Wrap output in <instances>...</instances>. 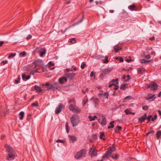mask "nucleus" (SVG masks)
I'll use <instances>...</instances> for the list:
<instances>
[{"label": "nucleus", "instance_id": "1", "mask_svg": "<svg viewBox=\"0 0 161 161\" xmlns=\"http://www.w3.org/2000/svg\"><path fill=\"white\" fill-rule=\"evenodd\" d=\"M5 147L6 152L7 153L6 159L8 161L13 160L17 156L15 151L11 146L7 144L5 145Z\"/></svg>", "mask_w": 161, "mask_h": 161}, {"label": "nucleus", "instance_id": "2", "mask_svg": "<svg viewBox=\"0 0 161 161\" xmlns=\"http://www.w3.org/2000/svg\"><path fill=\"white\" fill-rule=\"evenodd\" d=\"M116 150V148L114 146L110 147H108L107 150V151L102 157V159L105 158H108L109 157L111 156L110 155L111 154L112 152H114Z\"/></svg>", "mask_w": 161, "mask_h": 161}, {"label": "nucleus", "instance_id": "3", "mask_svg": "<svg viewBox=\"0 0 161 161\" xmlns=\"http://www.w3.org/2000/svg\"><path fill=\"white\" fill-rule=\"evenodd\" d=\"M70 120L72 126L73 127L76 126L79 122L78 116L75 114L73 115L70 118Z\"/></svg>", "mask_w": 161, "mask_h": 161}, {"label": "nucleus", "instance_id": "4", "mask_svg": "<svg viewBox=\"0 0 161 161\" xmlns=\"http://www.w3.org/2000/svg\"><path fill=\"white\" fill-rule=\"evenodd\" d=\"M69 110L74 113L79 114L81 112V109L75 105L71 104L69 107Z\"/></svg>", "mask_w": 161, "mask_h": 161}, {"label": "nucleus", "instance_id": "5", "mask_svg": "<svg viewBox=\"0 0 161 161\" xmlns=\"http://www.w3.org/2000/svg\"><path fill=\"white\" fill-rule=\"evenodd\" d=\"M86 154V150L84 149H83L76 153V155L75 156V158L77 159L80 158L82 157H85Z\"/></svg>", "mask_w": 161, "mask_h": 161}, {"label": "nucleus", "instance_id": "6", "mask_svg": "<svg viewBox=\"0 0 161 161\" xmlns=\"http://www.w3.org/2000/svg\"><path fill=\"white\" fill-rule=\"evenodd\" d=\"M65 105L61 103H59L55 110L56 114H58L61 112L62 110L64 108Z\"/></svg>", "mask_w": 161, "mask_h": 161}, {"label": "nucleus", "instance_id": "7", "mask_svg": "<svg viewBox=\"0 0 161 161\" xmlns=\"http://www.w3.org/2000/svg\"><path fill=\"white\" fill-rule=\"evenodd\" d=\"M145 98L146 100L150 101H151L154 100L155 99L156 97L155 94L149 93L148 95L145 97Z\"/></svg>", "mask_w": 161, "mask_h": 161}, {"label": "nucleus", "instance_id": "8", "mask_svg": "<svg viewBox=\"0 0 161 161\" xmlns=\"http://www.w3.org/2000/svg\"><path fill=\"white\" fill-rule=\"evenodd\" d=\"M98 122L103 126L107 124L106 119L105 117L103 116L99 119Z\"/></svg>", "mask_w": 161, "mask_h": 161}, {"label": "nucleus", "instance_id": "9", "mask_svg": "<svg viewBox=\"0 0 161 161\" xmlns=\"http://www.w3.org/2000/svg\"><path fill=\"white\" fill-rule=\"evenodd\" d=\"M118 79L116 78L115 79H113L109 82V85L108 87L109 88L111 87L112 86L114 85V83H113V82H115L116 84H119Z\"/></svg>", "mask_w": 161, "mask_h": 161}, {"label": "nucleus", "instance_id": "10", "mask_svg": "<svg viewBox=\"0 0 161 161\" xmlns=\"http://www.w3.org/2000/svg\"><path fill=\"white\" fill-rule=\"evenodd\" d=\"M43 61L40 60H36L33 62L32 64H36V66L41 67L43 65Z\"/></svg>", "mask_w": 161, "mask_h": 161}, {"label": "nucleus", "instance_id": "11", "mask_svg": "<svg viewBox=\"0 0 161 161\" xmlns=\"http://www.w3.org/2000/svg\"><path fill=\"white\" fill-rule=\"evenodd\" d=\"M158 85L156 83H151L149 84L148 87L152 90H155L158 88Z\"/></svg>", "mask_w": 161, "mask_h": 161}, {"label": "nucleus", "instance_id": "12", "mask_svg": "<svg viewBox=\"0 0 161 161\" xmlns=\"http://www.w3.org/2000/svg\"><path fill=\"white\" fill-rule=\"evenodd\" d=\"M76 75L75 73H67L64 74V75L67 77L69 78L70 80L73 79Z\"/></svg>", "mask_w": 161, "mask_h": 161}, {"label": "nucleus", "instance_id": "13", "mask_svg": "<svg viewBox=\"0 0 161 161\" xmlns=\"http://www.w3.org/2000/svg\"><path fill=\"white\" fill-rule=\"evenodd\" d=\"M89 153L92 156H96L97 155V152L95 151V149L93 147H92L90 149Z\"/></svg>", "mask_w": 161, "mask_h": 161}, {"label": "nucleus", "instance_id": "14", "mask_svg": "<svg viewBox=\"0 0 161 161\" xmlns=\"http://www.w3.org/2000/svg\"><path fill=\"white\" fill-rule=\"evenodd\" d=\"M31 77V76L30 75L26 76V75L25 74H23L22 75V79L24 81H26L29 79Z\"/></svg>", "mask_w": 161, "mask_h": 161}, {"label": "nucleus", "instance_id": "15", "mask_svg": "<svg viewBox=\"0 0 161 161\" xmlns=\"http://www.w3.org/2000/svg\"><path fill=\"white\" fill-rule=\"evenodd\" d=\"M67 81V78L64 76H63L59 79V82L61 84H63L64 83V81L66 82Z\"/></svg>", "mask_w": 161, "mask_h": 161}, {"label": "nucleus", "instance_id": "16", "mask_svg": "<svg viewBox=\"0 0 161 161\" xmlns=\"http://www.w3.org/2000/svg\"><path fill=\"white\" fill-rule=\"evenodd\" d=\"M68 137L69 140H71L73 143L74 142L77 141V137L75 136L69 135Z\"/></svg>", "mask_w": 161, "mask_h": 161}, {"label": "nucleus", "instance_id": "17", "mask_svg": "<svg viewBox=\"0 0 161 161\" xmlns=\"http://www.w3.org/2000/svg\"><path fill=\"white\" fill-rule=\"evenodd\" d=\"M84 19V16L83 14H82V17L81 19L77 21L76 22L74 23L72 25V26H74L75 25H77L80 24L82 22Z\"/></svg>", "mask_w": 161, "mask_h": 161}, {"label": "nucleus", "instance_id": "18", "mask_svg": "<svg viewBox=\"0 0 161 161\" xmlns=\"http://www.w3.org/2000/svg\"><path fill=\"white\" fill-rule=\"evenodd\" d=\"M98 95L100 97H103L108 99L109 94L108 92H104V93H99Z\"/></svg>", "mask_w": 161, "mask_h": 161}, {"label": "nucleus", "instance_id": "19", "mask_svg": "<svg viewBox=\"0 0 161 161\" xmlns=\"http://www.w3.org/2000/svg\"><path fill=\"white\" fill-rule=\"evenodd\" d=\"M52 84L53 86V90L58 89L60 87L59 84L55 82Z\"/></svg>", "mask_w": 161, "mask_h": 161}, {"label": "nucleus", "instance_id": "20", "mask_svg": "<svg viewBox=\"0 0 161 161\" xmlns=\"http://www.w3.org/2000/svg\"><path fill=\"white\" fill-rule=\"evenodd\" d=\"M33 87L34 89L36 90L37 92H42V89L41 88L38 86L37 85H35L33 86Z\"/></svg>", "mask_w": 161, "mask_h": 161}, {"label": "nucleus", "instance_id": "21", "mask_svg": "<svg viewBox=\"0 0 161 161\" xmlns=\"http://www.w3.org/2000/svg\"><path fill=\"white\" fill-rule=\"evenodd\" d=\"M91 100H93L94 103H95V106L98 105L99 103V100L98 98L96 97H92Z\"/></svg>", "mask_w": 161, "mask_h": 161}, {"label": "nucleus", "instance_id": "22", "mask_svg": "<svg viewBox=\"0 0 161 161\" xmlns=\"http://www.w3.org/2000/svg\"><path fill=\"white\" fill-rule=\"evenodd\" d=\"M112 69H102V71L105 74H107L110 73Z\"/></svg>", "mask_w": 161, "mask_h": 161}, {"label": "nucleus", "instance_id": "23", "mask_svg": "<svg viewBox=\"0 0 161 161\" xmlns=\"http://www.w3.org/2000/svg\"><path fill=\"white\" fill-rule=\"evenodd\" d=\"M122 48L117 45L115 46L114 48V52L116 53H117Z\"/></svg>", "mask_w": 161, "mask_h": 161}, {"label": "nucleus", "instance_id": "24", "mask_svg": "<svg viewBox=\"0 0 161 161\" xmlns=\"http://www.w3.org/2000/svg\"><path fill=\"white\" fill-rule=\"evenodd\" d=\"M128 8L131 11H133L134 10H136V8L135 5L134 4H132L129 6L128 7Z\"/></svg>", "mask_w": 161, "mask_h": 161}, {"label": "nucleus", "instance_id": "25", "mask_svg": "<svg viewBox=\"0 0 161 161\" xmlns=\"http://www.w3.org/2000/svg\"><path fill=\"white\" fill-rule=\"evenodd\" d=\"M39 52L40 53V56L41 57L44 54H45L46 53V51L45 48L42 49Z\"/></svg>", "mask_w": 161, "mask_h": 161}, {"label": "nucleus", "instance_id": "26", "mask_svg": "<svg viewBox=\"0 0 161 161\" xmlns=\"http://www.w3.org/2000/svg\"><path fill=\"white\" fill-rule=\"evenodd\" d=\"M122 129V127L120 126H118L116 127L114 129V131L115 133H118L119 131L121 130Z\"/></svg>", "mask_w": 161, "mask_h": 161}, {"label": "nucleus", "instance_id": "27", "mask_svg": "<svg viewBox=\"0 0 161 161\" xmlns=\"http://www.w3.org/2000/svg\"><path fill=\"white\" fill-rule=\"evenodd\" d=\"M24 114L25 113L23 111H21L19 113V119L20 120H22L23 119L24 117Z\"/></svg>", "mask_w": 161, "mask_h": 161}, {"label": "nucleus", "instance_id": "28", "mask_svg": "<svg viewBox=\"0 0 161 161\" xmlns=\"http://www.w3.org/2000/svg\"><path fill=\"white\" fill-rule=\"evenodd\" d=\"M128 84H122L120 86V89L121 90H124L127 87Z\"/></svg>", "mask_w": 161, "mask_h": 161}, {"label": "nucleus", "instance_id": "29", "mask_svg": "<svg viewBox=\"0 0 161 161\" xmlns=\"http://www.w3.org/2000/svg\"><path fill=\"white\" fill-rule=\"evenodd\" d=\"M105 136L104 133V132H101L100 133V139H102L103 141L105 140L106 139L105 138H103V137H104Z\"/></svg>", "mask_w": 161, "mask_h": 161}, {"label": "nucleus", "instance_id": "30", "mask_svg": "<svg viewBox=\"0 0 161 161\" xmlns=\"http://www.w3.org/2000/svg\"><path fill=\"white\" fill-rule=\"evenodd\" d=\"M114 121H113L109 123V125H109L108 127V128L109 129H110L111 128H113L114 127Z\"/></svg>", "mask_w": 161, "mask_h": 161}, {"label": "nucleus", "instance_id": "31", "mask_svg": "<svg viewBox=\"0 0 161 161\" xmlns=\"http://www.w3.org/2000/svg\"><path fill=\"white\" fill-rule=\"evenodd\" d=\"M146 119H147L146 113L144 115L142 116V122L144 121Z\"/></svg>", "mask_w": 161, "mask_h": 161}, {"label": "nucleus", "instance_id": "32", "mask_svg": "<svg viewBox=\"0 0 161 161\" xmlns=\"http://www.w3.org/2000/svg\"><path fill=\"white\" fill-rule=\"evenodd\" d=\"M97 118V116L96 115H95L92 117L90 115L89 116V118L90 119V120L91 121L94 120L95 119Z\"/></svg>", "mask_w": 161, "mask_h": 161}, {"label": "nucleus", "instance_id": "33", "mask_svg": "<svg viewBox=\"0 0 161 161\" xmlns=\"http://www.w3.org/2000/svg\"><path fill=\"white\" fill-rule=\"evenodd\" d=\"M65 128L66 132L68 133L69 132V127L68 122H66L65 124Z\"/></svg>", "mask_w": 161, "mask_h": 161}, {"label": "nucleus", "instance_id": "34", "mask_svg": "<svg viewBox=\"0 0 161 161\" xmlns=\"http://www.w3.org/2000/svg\"><path fill=\"white\" fill-rule=\"evenodd\" d=\"M76 42L75 39V38H73L70 39L69 42L71 44H74Z\"/></svg>", "mask_w": 161, "mask_h": 161}, {"label": "nucleus", "instance_id": "35", "mask_svg": "<svg viewBox=\"0 0 161 161\" xmlns=\"http://www.w3.org/2000/svg\"><path fill=\"white\" fill-rule=\"evenodd\" d=\"M125 61L128 63H130L132 61V59H131V58L130 57H128V58L126 57L125 58Z\"/></svg>", "mask_w": 161, "mask_h": 161}, {"label": "nucleus", "instance_id": "36", "mask_svg": "<svg viewBox=\"0 0 161 161\" xmlns=\"http://www.w3.org/2000/svg\"><path fill=\"white\" fill-rule=\"evenodd\" d=\"M92 140H90V142H92V140H95L97 139V136L96 134L93 135H92Z\"/></svg>", "mask_w": 161, "mask_h": 161}, {"label": "nucleus", "instance_id": "37", "mask_svg": "<svg viewBox=\"0 0 161 161\" xmlns=\"http://www.w3.org/2000/svg\"><path fill=\"white\" fill-rule=\"evenodd\" d=\"M161 136V131H158L156 133V137L158 139H159Z\"/></svg>", "mask_w": 161, "mask_h": 161}, {"label": "nucleus", "instance_id": "38", "mask_svg": "<svg viewBox=\"0 0 161 161\" xmlns=\"http://www.w3.org/2000/svg\"><path fill=\"white\" fill-rule=\"evenodd\" d=\"M119 155L117 154H115L114 156V155H112L111 156V157L114 159H117L118 158Z\"/></svg>", "mask_w": 161, "mask_h": 161}, {"label": "nucleus", "instance_id": "39", "mask_svg": "<svg viewBox=\"0 0 161 161\" xmlns=\"http://www.w3.org/2000/svg\"><path fill=\"white\" fill-rule=\"evenodd\" d=\"M152 60H146L144 59H142V63H147L151 62Z\"/></svg>", "mask_w": 161, "mask_h": 161}, {"label": "nucleus", "instance_id": "40", "mask_svg": "<svg viewBox=\"0 0 161 161\" xmlns=\"http://www.w3.org/2000/svg\"><path fill=\"white\" fill-rule=\"evenodd\" d=\"M56 142L57 143L60 142L64 144L65 143V141L64 140L58 139L56 141Z\"/></svg>", "mask_w": 161, "mask_h": 161}, {"label": "nucleus", "instance_id": "41", "mask_svg": "<svg viewBox=\"0 0 161 161\" xmlns=\"http://www.w3.org/2000/svg\"><path fill=\"white\" fill-rule=\"evenodd\" d=\"M16 55V53H11L8 56V58H12L14 57Z\"/></svg>", "mask_w": 161, "mask_h": 161}, {"label": "nucleus", "instance_id": "42", "mask_svg": "<svg viewBox=\"0 0 161 161\" xmlns=\"http://www.w3.org/2000/svg\"><path fill=\"white\" fill-rule=\"evenodd\" d=\"M132 99V97L131 96H127L124 99V100L125 101L126 100H130Z\"/></svg>", "mask_w": 161, "mask_h": 161}, {"label": "nucleus", "instance_id": "43", "mask_svg": "<svg viewBox=\"0 0 161 161\" xmlns=\"http://www.w3.org/2000/svg\"><path fill=\"white\" fill-rule=\"evenodd\" d=\"M109 62V61L108 59V57L107 56H105V59L103 60V63H104L107 64Z\"/></svg>", "mask_w": 161, "mask_h": 161}, {"label": "nucleus", "instance_id": "44", "mask_svg": "<svg viewBox=\"0 0 161 161\" xmlns=\"http://www.w3.org/2000/svg\"><path fill=\"white\" fill-rule=\"evenodd\" d=\"M75 103V100L74 98L69 99L68 102V104L71 103Z\"/></svg>", "mask_w": 161, "mask_h": 161}, {"label": "nucleus", "instance_id": "45", "mask_svg": "<svg viewBox=\"0 0 161 161\" xmlns=\"http://www.w3.org/2000/svg\"><path fill=\"white\" fill-rule=\"evenodd\" d=\"M48 67L51 68V67L52 66H54V63H53L52 61H50L48 63Z\"/></svg>", "mask_w": 161, "mask_h": 161}, {"label": "nucleus", "instance_id": "46", "mask_svg": "<svg viewBox=\"0 0 161 161\" xmlns=\"http://www.w3.org/2000/svg\"><path fill=\"white\" fill-rule=\"evenodd\" d=\"M152 118H153V117L152 116V115H150L147 117V119L149 122L151 120H152Z\"/></svg>", "mask_w": 161, "mask_h": 161}, {"label": "nucleus", "instance_id": "47", "mask_svg": "<svg viewBox=\"0 0 161 161\" xmlns=\"http://www.w3.org/2000/svg\"><path fill=\"white\" fill-rule=\"evenodd\" d=\"M37 72V71L36 70H31L30 71V74L31 75H34V74L36 73Z\"/></svg>", "mask_w": 161, "mask_h": 161}, {"label": "nucleus", "instance_id": "48", "mask_svg": "<svg viewBox=\"0 0 161 161\" xmlns=\"http://www.w3.org/2000/svg\"><path fill=\"white\" fill-rule=\"evenodd\" d=\"M86 66V64L84 62H83L81 64V68L82 69H84L85 67Z\"/></svg>", "mask_w": 161, "mask_h": 161}, {"label": "nucleus", "instance_id": "49", "mask_svg": "<svg viewBox=\"0 0 161 161\" xmlns=\"http://www.w3.org/2000/svg\"><path fill=\"white\" fill-rule=\"evenodd\" d=\"M130 111L129 110L127 109H126L125 110V113L127 115L130 114Z\"/></svg>", "mask_w": 161, "mask_h": 161}, {"label": "nucleus", "instance_id": "50", "mask_svg": "<svg viewBox=\"0 0 161 161\" xmlns=\"http://www.w3.org/2000/svg\"><path fill=\"white\" fill-rule=\"evenodd\" d=\"M52 84H49V86H48L47 87V90H49V89H53L52 88Z\"/></svg>", "mask_w": 161, "mask_h": 161}, {"label": "nucleus", "instance_id": "51", "mask_svg": "<svg viewBox=\"0 0 161 161\" xmlns=\"http://www.w3.org/2000/svg\"><path fill=\"white\" fill-rule=\"evenodd\" d=\"M26 52H25V51H23V52H22L20 53V55L22 56V57H24V56H25V55H26Z\"/></svg>", "mask_w": 161, "mask_h": 161}, {"label": "nucleus", "instance_id": "52", "mask_svg": "<svg viewBox=\"0 0 161 161\" xmlns=\"http://www.w3.org/2000/svg\"><path fill=\"white\" fill-rule=\"evenodd\" d=\"M114 86H115V87L114 88V90H116L119 88V86L118 85V84L114 83Z\"/></svg>", "mask_w": 161, "mask_h": 161}, {"label": "nucleus", "instance_id": "53", "mask_svg": "<svg viewBox=\"0 0 161 161\" xmlns=\"http://www.w3.org/2000/svg\"><path fill=\"white\" fill-rule=\"evenodd\" d=\"M38 105V103L37 102L33 103L31 104V106L32 107L37 106Z\"/></svg>", "mask_w": 161, "mask_h": 161}, {"label": "nucleus", "instance_id": "54", "mask_svg": "<svg viewBox=\"0 0 161 161\" xmlns=\"http://www.w3.org/2000/svg\"><path fill=\"white\" fill-rule=\"evenodd\" d=\"M154 131L153 130H152L150 132H148L147 133L146 136H148L149 134H154Z\"/></svg>", "mask_w": 161, "mask_h": 161}, {"label": "nucleus", "instance_id": "55", "mask_svg": "<svg viewBox=\"0 0 161 161\" xmlns=\"http://www.w3.org/2000/svg\"><path fill=\"white\" fill-rule=\"evenodd\" d=\"M89 90L88 89V88H86L85 90L83 89L82 90V92L83 94H85L86 92L88 91Z\"/></svg>", "mask_w": 161, "mask_h": 161}, {"label": "nucleus", "instance_id": "56", "mask_svg": "<svg viewBox=\"0 0 161 161\" xmlns=\"http://www.w3.org/2000/svg\"><path fill=\"white\" fill-rule=\"evenodd\" d=\"M149 108V107L147 106H145L142 107V109L144 110H147Z\"/></svg>", "mask_w": 161, "mask_h": 161}, {"label": "nucleus", "instance_id": "57", "mask_svg": "<svg viewBox=\"0 0 161 161\" xmlns=\"http://www.w3.org/2000/svg\"><path fill=\"white\" fill-rule=\"evenodd\" d=\"M104 73H103V72L102 73H101L99 76V77L100 78H103V77H104L105 75H104Z\"/></svg>", "mask_w": 161, "mask_h": 161}, {"label": "nucleus", "instance_id": "58", "mask_svg": "<svg viewBox=\"0 0 161 161\" xmlns=\"http://www.w3.org/2000/svg\"><path fill=\"white\" fill-rule=\"evenodd\" d=\"M157 114H155L154 115V117H153V118H152V121H154L156 119H157Z\"/></svg>", "mask_w": 161, "mask_h": 161}, {"label": "nucleus", "instance_id": "59", "mask_svg": "<svg viewBox=\"0 0 161 161\" xmlns=\"http://www.w3.org/2000/svg\"><path fill=\"white\" fill-rule=\"evenodd\" d=\"M126 77L127 78V79L125 80V81L126 82L129 81L130 79V75H127Z\"/></svg>", "mask_w": 161, "mask_h": 161}, {"label": "nucleus", "instance_id": "60", "mask_svg": "<svg viewBox=\"0 0 161 161\" xmlns=\"http://www.w3.org/2000/svg\"><path fill=\"white\" fill-rule=\"evenodd\" d=\"M71 27V26H69V27H68L67 28H65V30L64 31H63V30H61V32L62 33H64L66 31V30L69 28L70 27Z\"/></svg>", "mask_w": 161, "mask_h": 161}, {"label": "nucleus", "instance_id": "61", "mask_svg": "<svg viewBox=\"0 0 161 161\" xmlns=\"http://www.w3.org/2000/svg\"><path fill=\"white\" fill-rule=\"evenodd\" d=\"M19 80H20L19 78H18L17 80H15V82L17 84L19 83L20 82Z\"/></svg>", "mask_w": 161, "mask_h": 161}, {"label": "nucleus", "instance_id": "62", "mask_svg": "<svg viewBox=\"0 0 161 161\" xmlns=\"http://www.w3.org/2000/svg\"><path fill=\"white\" fill-rule=\"evenodd\" d=\"M145 58L147 59H150V56L149 55H145Z\"/></svg>", "mask_w": 161, "mask_h": 161}, {"label": "nucleus", "instance_id": "63", "mask_svg": "<svg viewBox=\"0 0 161 161\" xmlns=\"http://www.w3.org/2000/svg\"><path fill=\"white\" fill-rule=\"evenodd\" d=\"M31 37H32V36L31 35L29 34V35H28V36L26 38V39L27 40H29V39L31 38Z\"/></svg>", "mask_w": 161, "mask_h": 161}, {"label": "nucleus", "instance_id": "64", "mask_svg": "<svg viewBox=\"0 0 161 161\" xmlns=\"http://www.w3.org/2000/svg\"><path fill=\"white\" fill-rule=\"evenodd\" d=\"M119 60L120 62H124V59L121 57H120Z\"/></svg>", "mask_w": 161, "mask_h": 161}]
</instances>
